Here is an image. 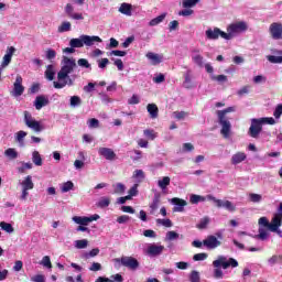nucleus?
I'll use <instances>...</instances> for the list:
<instances>
[{"instance_id":"1","label":"nucleus","mask_w":282,"mask_h":282,"mask_svg":"<svg viewBox=\"0 0 282 282\" xmlns=\"http://www.w3.org/2000/svg\"><path fill=\"white\" fill-rule=\"evenodd\" d=\"M76 69V59L73 57L63 56L62 58V67L59 72L57 73V80L53 83V87L55 89H63L64 87H72L74 85V79L69 77V74H72Z\"/></svg>"},{"instance_id":"2","label":"nucleus","mask_w":282,"mask_h":282,"mask_svg":"<svg viewBox=\"0 0 282 282\" xmlns=\"http://www.w3.org/2000/svg\"><path fill=\"white\" fill-rule=\"evenodd\" d=\"M215 268L214 278L215 279H224V271L228 270V268H238L239 262L235 258H226L225 256H218L217 260L213 262ZM223 268V270H221Z\"/></svg>"},{"instance_id":"3","label":"nucleus","mask_w":282,"mask_h":282,"mask_svg":"<svg viewBox=\"0 0 282 282\" xmlns=\"http://www.w3.org/2000/svg\"><path fill=\"white\" fill-rule=\"evenodd\" d=\"M236 111L235 107H228L224 110H218L217 111V117H218V122L221 127L220 133L223 138H230V131L232 129V124L228 120V117H226L227 113H232Z\"/></svg>"},{"instance_id":"4","label":"nucleus","mask_w":282,"mask_h":282,"mask_svg":"<svg viewBox=\"0 0 282 282\" xmlns=\"http://www.w3.org/2000/svg\"><path fill=\"white\" fill-rule=\"evenodd\" d=\"M248 31V23L245 21L235 22L228 25L227 28V41L235 39V36H239V34H243V32Z\"/></svg>"},{"instance_id":"5","label":"nucleus","mask_w":282,"mask_h":282,"mask_svg":"<svg viewBox=\"0 0 282 282\" xmlns=\"http://www.w3.org/2000/svg\"><path fill=\"white\" fill-rule=\"evenodd\" d=\"M261 131H263V121L261 120V118L251 119V126L248 130V135H250V138H253L254 140H259Z\"/></svg>"},{"instance_id":"6","label":"nucleus","mask_w":282,"mask_h":282,"mask_svg":"<svg viewBox=\"0 0 282 282\" xmlns=\"http://www.w3.org/2000/svg\"><path fill=\"white\" fill-rule=\"evenodd\" d=\"M207 199L208 202H213L217 208H225L229 213H235V210H237V206L230 200H221L213 195H207Z\"/></svg>"},{"instance_id":"7","label":"nucleus","mask_w":282,"mask_h":282,"mask_svg":"<svg viewBox=\"0 0 282 282\" xmlns=\"http://www.w3.org/2000/svg\"><path fill=\"white\" fill-rule=\"evenodd\" d=\"M24 123L29 129H32L35 133H41L45 129L41 122L33 119L32 115L28 111H24Z\"/></svg>"},{"instance_id":"8","label":"nucleus","mask_w":282,"mask_h":282,"mask_svg":"<svg viewBox=\"0 0 282 282\" xmlns=\"http://www.w3.org/2000/svg\"><path fill=\"white\" fill-rule=\"evenodd\" d=\"M206 39L209 41H217V39H225V41H228V35L226 32L221 31L219 28L208 29L205 32Z\"/></svg>"},{"instance_id":"9","label":"nucleus","mask_w":282,"mask_h":282,"mask_svg":"<svg viewBox=\"0 0 282 282\" xmlns=\"http://www.w3.org/2000/svg\"><path fill=\"white\" fill-rule=\"evenodd\" d=\"M183 76H184V80H183L184 89H195V87H197V82L195 80V75L193 74V70L187 69Z\"/></svg>"},{"instance_id":"10","label":"nucleus","mask_w":282,"mask_h":282,"mask_svg":"<svg viewBox=\"0 0 282 282\" xmlns=\"http://www.w3.org/2000/svg\"><path fill=\"white\" fill-rule=\"evenodd\" d=\"M117 261H120L123 268H128L129 270L132 271H135L138 270V268H140V262L138 261V259L133 257L123 256L120 260L117 259Z\"/></svg>"},{"instance_id":"11","label":"nucleus","mask_w":282,"mask_h":282,"mask_svg":"<svg viewBox=\"0 0 282 282\" xmlns=\"http://www.w3.org/2000/svg\"><path fill=\"white\" fill-rule=\"evenodd\" d=\"M269 34L274 41H281L282 39V24L280 22H273L269 26Z\"/></svg>"},{"instance_id":"12","label":"nucleus","mask_w":282,"mask_h":282,"mask_svg":"<svg viewBox=\"0 0 282 282\" xmlns=\"http://www.w3.org/2000/svg\"><path fill=\"white\" fill-rule=\"evenodd\" d=\"M203 246L207 248V250H215L221 246V240H219L217 236L209 235L203 240Z\"/></svg>"},{"instance_id":"13","label":"nucleus","mask_w":282,"mask_h":282,"mask_svg":"<svg viewBox=\"0 0 282 282\" xmlns=\"http://www.w3.org/2000/svg\"><path fill=\"white\" fill-rule=\"evenodd\" d=\"M23 91H25V87L23 86V77H21V75H18L13 84V90L11 91V94L15 98H19V96H23Z\"/></svg>"},{"instance_id":"14","label":"nucleus","mask_w":282,"mask_h":282,"mask_svg":"<svg viewBox=\"0 0 282 282\" xmlns=\"http://www.w3.org/2000/svg\"><path fill=\"white\" fill-rule=\"evenodd\" d=\"M97 219H100V216L95 215V216H75L73 217V221H75V224H78L79 226H89V224H91V221H96Z\"/></svg>"},{"instance_id":"15","label":"nucleus","mask_w":282,"mask_h":282,"mask_svg":"<svg viewBox=\"0 0 282 282\" xmlns=\"http://www.w3.org/2000/svg\"><path fill=\"white\" fill-rule=\"evenodd\" d=\"M98 153L101 158H105V160H109L110 162L116 160V152H113L111 148H99Z\"/></svg>"},{"instance_id":"16","label":"nucleus","mask_w":282,"mask_h":282,"mask_svg":"<svg viewBox=\"0 0 282 282\" xmlns=\"http://www.w3.org/2000/svg\"><path fill=\"white\" fill-rule=\"evenodd\" d=\"M145 57L148 58V61H150L151 65H154V66L160 65V63L164 61V55H160L153 52H148L145 54Z\"/></svg>"},{"instance_id":"17","label":"nucleus","mask_w":282,"mask_h":282,"mask_svg":"<svg viewBox=\"0 0 282 282\" xmlns=\"http://www.w3.org/2000/svg\"><path fill=\"white\" fill-rule=\"evenodd\" d=\"M50 105V99L43 95H40L35 98L34 107L37 111H41L43 107H47Z\"/></svg>"},{"instance_id":"18","label":"nucleus","mask_w":282,"mask_h":282,"mask_svg":"<svg viewBox=\"0 0 282 282\" xmlns=\"http://www.w3.org/2000/svg\"><path fill=\"white\" fill-rule=\"evenodd\" d=\"M84 39V45H87L88 47H91L94 43H102V39L98 35H83Z\"/></svg>"},{"instance_id":"19","label":"nucleus","mask_w":282,"mask_h":282,"mask_svg":"<svg viewBox=\"0 0 282 282\" xmlns=\"http://www.w3.org/2000/svg\"><path fill=\"white\" fill-rule=\"evenodd\" d=\"M281 226H282V218L281 216H278V214H275L269 225V230L275 231L278 230V228H281Z\"/></svg>"},{"instance_id":"20","label":"nucleus","mask_w":282,"mask_h":282,"mask_svg":"<svg viewBox=\"0 0 282 282\" xmlns=\"http://www.w3.org/2000/svg\"><path fill=\"white\" fill-rule=\"evenodd\" d=\"M248 155H246L245 152H237L231 156V164L237 166V164H241V162H246V159Z\"/></svg>"},{"instance_id":"21","label":"nucleus","mask_w":282,"mask_h":282,"mask_svg":"<svg viewBox=\"0 0 282 282\" xmlns=\"http://www.w3.org/2000/svg\"><path fill=\"white\" fill-rule=\"evenodd\" d=\"M148 112L150 113V117L152 119L158 118L159 113H160V109L158 108V105L155 104H149L147 106Z\"/></svg>"},{"instance_id":"22","label":"nucleus","mask_w":282,"mask_h":282,"mask_svg":"<svg viewBox=\"0 0 282 282\" xmlns=\"http://www.w3.org/2000/svg\"><path fill=\"white\" fill-rule=\"evenodd\" d=\"M163 250H164V247L155 246V245H151L148 248V252H149V254H152V257H158V254H162Z\"/></svg>"},{"instance_id":"23","label":"nucleus","mask_w":282,"mask_h":282,"mask_svg":"<svg viewBox=\"0 0 282 282\" xmlns=\"http://www.w3.org/2000/svg\"><path fill=\"white\" fill-rule=\"evenodd\" d=\"M22 188L25 191H32L34 188V182H32V176L28 175L23 181H22Z\"/></svg>"},{"instance_id":"24","label":"nucleus","mask_w":282,"mask_h":282,"mask_svg":"<svg viewBox=\"0 0 282 282\" xmlns=\"http://www.w3.org/2000/svg\"><path fill=\"white\" fill-rule=\"evenodd\" d=\"M69 46L74 47L76 50V47H85V41L83 35H80L79 39H72L69 41Z\"/></svg>"},{"instance_id":"25","label":"nucleus","mask_w":282,"mask_h":282,"mask_svg":"<svg viewBox=\"0 0 282 282\" xmlns=\"http://www.w3.org/2000/svg\"><path fill=\"white\" fill-rule=\"evenodd\" d=\"M4 155L8 160H17V158H19V152L14 148H8L4 151Z\"/></svg>"},{"instance_id":"26","label":"nucleus","mask_w":282,"mask_h":282,"mask_svg":"<svg viewBox=\"0 0 282 282\" xmlns=\"http://www.w3.org/2000/svg\"><path fill=\"white\" fill-rule=\"evenodd\" d=\"M131 4L123 2L119 8V12L126 14V17H131Z\"/></svg>"},{"instance_id":"27","label":"nucleus","mask_w":282,"mask_h":282,"mask_svg":"<svg viewBox=\"0 0 282 282\" xmlns=\"http://www.w3.org/2000/svg\"><path fill=\"white\" fill-rule=\"evenodd\" d=\"M206 199H208V196L204 197V196L197 195V194H192L189 196L191 204H199V202H206Z\"/></svg>"},{"instance_id":"28","label":"nucleus","mask_w":282,"mask_h":282,"mask_svg":"<svg viewBox=\"0 0 282 282\" xmlns=\"http://www.w3.org/2000/svg\"><path fill=\"white\" fill-rule=\"evenodd\" d=\"M208 224H210V218L208 216H205L199 220L196 227L198 228V230H205V228H208Z\"/></svg>"},{"instance_id":"29","label":"nucleus","mask_w":282,"mask_h":282,"mask_svg":"<svg viewBox=\"0 0 282 282\" xmlns=\"http://www.w3.org/2000/svg\"><path fill=\"white\" fill-rule=\"evenodd\" d=\"M32 162L35 164V166H43V159L41 158L39 151L33 152Z\"/></svg>"},{"instance_id":"30","label":"nucleus","mask_w":282,"mask_h":282,"mask_svg":"<svg viewBox=\"0 0 282 282\" xmlns=\"http://www.w3.org/2000/svg\"><path fill=\"white\" fill-rule=\"evenodd\" d=\"M0 228L4 230V232H8L9 235H12V232H14V227H12V224L10 223L1 221Z\"/></svg>"},{"instance_id":"31","label":"nucleus","mask_w":282,"mask_h":282,"mask_svg":"<svg viewBox=\"0 0 282 282\" xmlns=\"http://www.w3.org/2000/svg\"><path fill=\"white\" fill-rule=\"evenodd\" d=\"M54 76H56V73L54 72V66L48 65L45 70V78H47V80H54Z\"/></svg>"},{"instance_id":"32","label":"nucleus","mask_w":282,"mask_h":282,"mask_svg":"<svg viewBox=\"0 0 282 282\" xmlns=\"http://www.w3.org/2000/svg\"><path fill=\"white\" fill-rule=\"evenodd\" d=\"M193 63L198 67H204V56L199 55L198 53L192 56Z\"/></svg>"},{"instance_id":"33","label":"nucleus","mask_w":282,"mask_h":282,"mask_svg":"<svg viewBox=\"0 0 282 282\" xmlns=\"http://www.w3.org/2000/svg\"><path fill=\"white\" fill-rule=\"evenodd\" d=\"M164 19H166V13H163V14L158 15L156 18L152 19L150 21L149 25H151V26L160 25V23H162V21H164Z\"/></svg>"},{"instance_id":"34","label":"nucleus","mask_w":282,"mask_h":282,"mask_svg":"<svg viewBox=\"0 0 282 282\" xmlns=\"http://www.w3.org/2000/svg\"><path fill=\"white\" fill-rule=\"evenodd\" d=\"M199 1L202 0H183L182 7L191 10V8H195Z\"/></svg>"},{"instance_id":"35","label":"nucleus","mask_w":282,"mask_h":282,"mask_svg":"<svg viewBox=\"0 0 282 282\" xmlns=\"http://www.w3.org/2000/svg\"><path fill=\"white\" fill-rule=\"evenodd\" d=\"M70 30H72V23L66 21L58 26L57 32L63 33V32H69Z\"/></svg>"},{"instance_id":"36","label":"nucleus","mask_w":282,"mask_h":282,"mask_svg":"<svg viewBox=\"0 0 282 282\" xmlns=\"http://www.w3.org/2000/svg\"><path fill=\"white\" fill-rule=\"evenodd\" d=\"M88 245H89V241L87 239L75 241V248H77V250H84V248H87Z\"/></svg>"},{"instance_id":"37","label":"nucleus","mask_w":282,"mask_h":282,"mask_svg":"<svg viewBox=\"0 0 282 282\" xmlns=\"http://www.w3.org/2000/svg\"><path fill=\"white\" fill-rule=\"evenodd\" d=\"M111 204V199L108 197H101L97 203L98 208H107Z\"/></svg>"},{"instance_id":"38","label":"nucleus","mask_w":282,"mask_h":282,"mask_svg":"<svg viewBox=\"0 0 282 282\" xmlns=\"http://www.w3.org/2000/svg\"><path fill=\"white\" fill-rule=\"evenodd\" d=\"M83 105V99L79 96L70 97V107H80Z\"/></svg>"},{"instance_id":"39","label":"nucleus","mask_w":282,"mask_h":282,"mask_svg":"<svg viewBox=\"0 0 282 282\" xmlns=\"http://www.w3.org/2000/svg\"><path fill=\"white\" fill-rule=\"evenodd\" d=\"M253 239H260L261 241H265L268 239V231L265 229L260 228L259 235L253 236Z\"/></svg>"},{"instance_id":"40","label":"nucleus","mask_w":282,"mask_h":282,"mask_svg":"<svg viewBox=\"0 0 282 282\" xmlns=\"http://www.w3.org/2000/svg\"><path fill=\"white\" fill-rule=\"evenodd\" d=\"M74 189V183L72 181L65 182L62 185V193H69Z\"/></svg>"},{"instance_id":"41","label":"nucleus","mask_w":282,"mask_h":282,"mask_svg":"<svg viewBox=\"0 0 282 282\" xmlns=\"http://www.w3.org/2000/svg\"><path fill=\"white\" fill-rule=\"evenodd\" d=\"M249 199L253 204H259V202H261L263 199V196H261V194L251 193V194H249Z\"/></svg>"},{"instance_id":"42","label":"nucleus","mask_w":282,"mask_h":282,"mask_svg":"<svg viewBox=\"0 0 282 282\" xmlns=\"http://www.w3.org/2000/svg\"><path fill=\"white\" fill-rule=\"evenodd\" d=\"M143 134L148 140H155L158 138V134L155 133V130L147 129L143 131Z\"/></svg>"},{"instance_id":"43","label":"nucleus","mask_w":282,"mask_h":282,"mask_svg":"<svg viewBox=\"0 0 282 282\" xmlns=\"http://www.w3.org/2000/svg\"><path fill=\"white\" fill-rule=\"evenodd\" d=\"M28 135V132L20 130L17 132L15 140L19 142V144H23L24 138Z\"/></svg>"},{"instance_id":"44","label":"nucleus","mask_w":282,"mask_h":282,"mask_svg":"<svg viewBox=\"0 0 282 282\" xmlns=\"http://www.w3.org/2000/svg\"><path fill=\"white\" fill-rule=\"evenodd\" d=\"M189 281L191 282H202V278L199 276V272L198 271H192L189 274Z\"/></svg>"},{"instance_id":"45","label":"nucleus","mask_w":282,"mask_h":282,"mask_svg":"<svg viewBox=\"0 0 282 282\" xmlns=\"http://www.w3.org/2000/svg\"><path fill=\"white\" fill-rule=\"evenodd\" d=\"M159 186L164 191L169 184H171V178L169 176H164L162 180L159 181Z\"/></svg>"},{"instance_id":"46","label":"nucleus","mask_w":282,"mask_h":282,"mask_svg":"<svg viewBox=\"0 0 282 282\" xmlns=\"http://www.w3.org/2000/svg\"><path fill=\"white\" fill-rule=\"evenodd\" d=\"M267 59L269 61V63H273V64L282 63V56L269 55V56H267Z\"/></svg>"},{"instance_id":"47","label":"nucleus","mask_w":282,"mask_h":282,"mask_svg":"<svg viewBox=\"0 0 282 282\" xmlns=\"http://www.w3.org/2000/svg\"><path fill=\"white\" fill-rule=\"evenodd\" d=\"M195 147L192 145V143H184L182 149H181V153H191V151H194Z\"/></svg>"},{"instance_id":"48","label":"nucleus","mask_w":282,"mask_h":282,"mask_svg":"<svg viewBox=\"0 0 282 282\" xmlns=\"http://www.w3.org/2000/svg\"><path fill=\"white\" fill-rule=\"evenodd\" d=\"M156 224H159L160 226H164L165 228H171V226H173V223L171 221V219H156Z\"/></svg>"},{"instance_id":"49","label":"nucleus","mask_w":282,"mask_h":282,"mask_svg":"<svg viewBox=\"0 0 282 282\" xmlns=\"http://www.w3.org/2000/svg\"><path fill=\"white\" fill-rule=\"evenodd\" d=\"M192 14H195V11L188 8H185L178 12V17H192Z\"/></svg>"},{"instance_id":"50","label":"nucleus","mask_w":282,"mask_h":282,"mask_svg":"<svg viewBox=\"0 0 282 282\" xmlns=\"http://www.w3.org/2000/svg\"><path fill=\"white\" fill-rule=\"evenodd\" d=\"M187 204L186 200L177 198V213H184V206H187Z\"/></svg>"},{"instance_id":"51","label":"nucleus","mask_w":282,"mask_h":282,"mask_svg":"<svg viewBox=\"0 0 282 282\" xmlns=\"http://www.w3.org/2000/svg\"><path fill=\"white\" fill-rule=\"evenodd\" d=\"M41 265H44V268L52 269V260L50 259V256L43 257Z\"/></svg>"},{"instance_id":"52","label":"nucleus","mask_w":282,"mask_h":282,"mask_svg":"<svg viewBox=\"0 0 282 282\" xmlns=\"http://www.w3.org/2000/svg\"><path fill=\"white\" fill-rule=\"evenodd\" d=\"M165 80H166V77L162 73L153 77V83H155L156 85H160V83H164Z\"/></svg>"},{"instance_id":"53","label":"nucleus","mask_w":282,"mask_h":282,"mask_svg":"<svg viewBox=\"0 0 282 282\" xmlns=\"http://www.w3.org/2000/svg\"><path fill=\"white\" fill-rule=\"evenodd\" d=\"M194 261H206L208 253H196L193 256Z\"/></svg>"},{"instance_id":"54","label":"nucleus","mask_w":282,"mask_h":282,"mask_svg":"<svg viewBox=\"0 0 282 282\" xmlns=\"http://www.w3.org/2000/svg\"><path fill=\"white\" fill-rule=\"evenodd\" d=\"M279 259H281V256L274 254L268 259V264L272 268V265H276V263H279Z\"/></svg>"},{"instance_id":"55","label":"nucleus","mask_w":282,"mask_h":282,"mask_svg":"<svg viewBox=\"0 0 282 282\" xmlns=\"http://www.w3.org/2000/svg\"><path fill=\"white\" fill-rule=\"evenodd\" d=\"M98 254H100V249L95 248L90 250L88 253H85V259H89L91 257H98Z\"/></svg>"},{"instance_id":"56","label":"nucleus","mask_w":282,"mask_h":282,"mask_svg":"<svg viewBox=\"0 0 282 282\" xmlns=\"http://www.w3.org/2000/svg\"><path fill=\"white\" fill-rule=\"evenodd\" d=\"M77 65H79V67H85L86 69H89V67H91V64H89V61L85 58H79L77 61Z\"/></svg>"},{"instance_id":"57","label":"nucleus","mask_w":282,"mask_h":282,"mask_svg":"<svg viewBox=\"0 0 282 282\" xmlns=\"http://www.w3.org/2000/svg\"><path fill=\"white\" fill-rule=\"evenodd\" d=\"M273 116L276 120H279V118H281L282 116V104H279L276 107H275V110L273 112Z\"/></svg>"},{"instance_id":"58","label":"nucleus","mask_w":282,"mask_h":282,"mask_svg":"<svg viewBox=\"0 0 282 282\" xmlns=\"http://www.w3.org/2000/svg\"><path fill=\"white\" fill-rule=\"evenodd\" d=\"M46 58L47 61H54V58H56V51H54L53 48H48L46 51Z\"/></svg>"},{"instance_id":"59","label":"nucleus","mask_w":282,"mask_h":282,"mask_svg":"<svg viewBox=\"0 0 282 282\" xmlns=\"http://www.w3.org/2000/svg\"><path fill=\"white\" fill-rule=\"evenodd\" d=\"M107 65H109V58L105 57V58L98 59L99 69H105Z\"/></svg>"},{"instance_id":"60","label":"nucleus","mask_w":282,"mask_h":282,"mask_svg":"<svg viewBox=\"0 0 282 282\" xmlns=\"http://www.w3.org/2000/svg\"><path fill=\"white\" fill-rule=\"evenodd\" d=\"M32 169V163H22V166L18 169L19 173H25Z\"/></svg>"},{"instance_id":"61","label":"nucleus","mask_w":282,"mask_h":282,"mask_svg":"<svg viewBox=\"0 0 282 282\" xmlns=\"http://www.w3.org/2000/svg\"><path fill=\"white\" fill-rule=\"evenodd\" d=\"M134 180H144V171L142 170H135L133 172Z\"/></svg>"},{"instance_id":"62","label":"nucleus","mask_w":282,"mask_h":282,"mask_svg":"<svg viewBox=\"0 0 282 282\" xmlns=\"http://www.w3.org/2000/svg\"><path fill=\"white\" fill-rule=\"evenodd\" d=\"M267 78L263 75H257L256 77H253V83L256 85H261V83H265Z\"/></svg>"},{"instance_id":"63","label":"nucleus","mask_w":282,"mask_h":282,"mask_svg":"<svg viewBox=\"0 0 282 282\" xmlns=\"http://www.w3.org/2000/svg\"><path fill=\"white\" fill-rule=\"evenodd\" d=\"M124 278H122V274L117 273L115 275L110 276V282H123Z\"/></svg>"},{"instance_id":"64","label":"nucleus","mask_w":282,"mask_h":282,"mask_svg":"<svg viewBox=\"0 0 282 282\" xmlns=\"http://www.w3.org/2000/svg\"><path fill=\"white\" fill-rule=\"evenodd\" d=\"M124 191H126L124 184H122V183L116 184L115 193L122 194V193H124Z\"/></svg>"}]
</instances>
